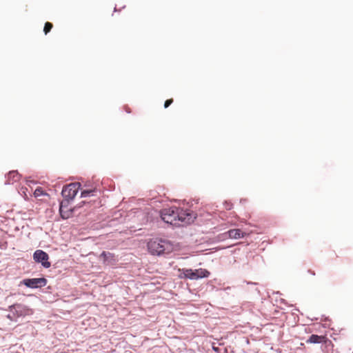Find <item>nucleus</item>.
Wrapping results in <instances>:
<instances>
[{
  "instance_id": "f257e3e1",
  "label": "nucleus",
  "mask_w": 353,
  "mask_h": 353,
  "mask_svg": "<svg viewBox=\"0 0 353 353\" xmlns=\"http://www.w3.org/2000/svg\"><path fill=\"white\" fill-rule=\"evenodd\" d=\"M162 220L172 225L179 226L189 224L194 221L195 214L188 210H183L175 206L165 208L161 211Z\"/></svg>"
},
{
  "instance_id": "f03ea898",
  "label": "nucleus",
  "mask_w": 353,
  "mask_h": 353,
  "mask_svg": "<svg viewBox=\"0 0 353 353\" xmlns=\"http://www.w3.org/2000/svg\"><path fill=\"white\" fill-rule=\"evenodd\" d=\"M148 249L151 254L159 256L172 252L174 246L169 241L162 239H153L148 243Z\"/></svg>"
},
{
  "instance_id": "7ed1b4c3",
  "label": "nucleus",
  "mask_w": 353,
  "mask_h": 353,
  "mask_svg": "<svg viewBox=\"0 0 353 353\" xmlns=\"http://www.w3.org/2000/svg\"><path fill=\"white\" fill-rule=\"evenodd\" d=\"M179 277L190 279L192 280L207 277L210 274L208 270L204 269H198L194 270L192 269H179Z\"/></svg>"
},
{
  "instance_id": "20e7f679",
  "label": "nucleus",
  "mask_w": 353,
  "mask_h": 353,
  "mask_svg": "<svg viewBox=\"0 0 353 353\" xmlns=\"http://www.w3.org/2000/svg\"><path fill=\"white\" fill-rule=\"evenodd\" d=\"M81 184L79 183H72L63 187L62 190V195L65 198L64 201L67 203L72 200L77 195Z\"/></svg>"
},
{
  "instance_id": "39448f33",
  "label": "nucleus",
  "mask_w": 353,
  "mask_h": 353,
  "mask_svg": "<svg viewBox=\"0 0 353 353\" xmlns=\"http://www.w3.org/2000/svg\"><path fill=\"white\" fill-rule=\"evenodd\" d=\"M33 259L36 262L41 263L46 268H48L51 265V263L48 261V254L41 250H37L34 252Z\"/></svg>"
},
{
  "instance_id": "423d86ee",
  "label": "nucleus",
  "mask_w": 353,
  "mask_h": 353,
  "mask_svg": "<svg viewBox=\"0 0 353 353\" xmlns=\"http://www.w3.org/2000/svg\"><path fill=\"white\" fill-rule=\"evenodd\" d=\"M10 309L15 314V316L17 319L21 316H25L26 315H30L32 314L31 310L28 309L25 305L21 304H16L12 305L10 306Z\"/></svg>"
},
{
  "instance_id": "0eeeda50",
  "label": "nucleus",
  "mask_w": 353,
  "mask_h": 353,
  "mask_svg": "<svg viewBox=\"0 0 353 353\" xmlns=\"http://www.w3.org/2000/svg\"><path fill=\"white\" fill-rule=\"evenodd\" d=\"M47 284V280L45 278L27 279L23 280L20 285H24L27 287H43Z\"/></svg>"
},
{
  "instance_id": "6e6552de",
  "label": "nucleus",
  "mask_w": 353,
  "mask_h": 353,
  "mask_svg": "<svg viewBox=\"0 0 353 353\" xmlns=\"http://www.w3.org/2000/svg\"><path fill=\"white\" fill-rule=\"evenodd\" d=\"M21 178V175L19 174L17 171L12 170L8 172V174L6 176V183L7 184H12L15 182H17L19 181Z\"/></svg>"
},
{
  "instance_id": "1a4fd4ad",
  "label": "nucleus",
  "mask_w": 353,
  "mask_h": 353,
  "mask_svg": "<svg viewBox=\"0 0 353 353\" xmlns=\"http://www.w3.org/2000/svg\"><path fill=\"white\" fill-rule=\"evenodd\" d=\"M68 203L63 201L60 204L59 212L61 217L64 219H68L72 214L71 210H68Z\"/></svg>"
},
{
  "instance_id": "9d476101",
  "label": "nucleus",
  "mask_w": 353,
  "mask_h": 353,
  "mask_svg": "<svg viewBox=\"0 0 353 353\" xmlns=\"http://www.w3.org/2000/svg\"><path fill=\"white\" fill-rule=\"evenodd\" d=\"M228 236L230 238L235 239L243 238V237H244V236L245 234L240 229L230 230L228 232Z\"/></svg>"
},
{
  "instance_id": "9b49d317",
  "label": "nucleus",
  "mask_w": 353,
  "mask_h": 353,
  "mask_svg": "<svg viewBox=\"0 0 353 353\" xmlns=\"http://www.w3.org/2000/svg\"><path fill=\"white\" fill-rule=\"evenodd\" d=\"M325 337L323 336H319L316 334H312L307 340V343H321L324 341Z\"/></svg>"
},
{
  "instance_id": "f8f14e48",
  "label": "nucleus",
  "mask_w": 353,
  "mask_h": 353,
  "mask_svg": "<svg viewBox=\"0 0 353 353\" xmlns=\"http://www.w3.org/2000/svg\"><path fill=\"white\" fill-rule=\"evenodd\" d=\"M100 258L103 260L104 262H107L108 263H110L111 261H114V255L110 252H103Z\"/></svg>"
},
{
  "instance_id": "ddd939ff",
  "label": "nucleus",
  "mask_w": 353,
  "mask_h": 353,
  "mask_svg": "<svg viewBox=\"0 0 353 353\" xmlns=\"http://www.w3.org/2000/svg\"><path fill=\"white\" fill-rule=\"evenodd\" d=\"M44 195H48V194L40 187L37 188L34 192V196L36 198Z\"/></svg>"
},
{
  "instance_id": "4468645a",
  "label": "nucleus",
  "mask_w": 353,
  "mask_h": 353,
  "mask_svg": "<svg viewBox=\"0 0 353 353\" xmlns=\"http://www.w3.org/2000/svg\"><path fill=\"white\" fill-rule=\"evenodd\" d=\"M52 27H53V25L52 23L46 22L45 23V26L43 28V32H44L45 34H47L48 32H50V30H52Z\"/></svg>"
},
{
  "instance_id": "2eb2a0df",
  "label": "nucleus",
  "mask_w": 353,
  "mask_h": 353,
  "mask_svg": "<svg viewBox=\"0 0 353 353\" xmlns=\"http://www.w3.org/2000/svg\"><path fill=\"white\" fill-rule=\"evenodd\" d=\"M94 190H85L81 192V197H87L93 195V192Z\"/></svg>"
},
{
  "instance_id": "dca6fc26",
  "label": "nucleus",
  "mask_w": 353,
  "mask_h": 353,
  "mask_svg": "<svg viewBox=\"0 0 353 353\" xmlns=\"http://www.w3.org/2000/svg\"><path fill=\"white\" fill-rule=\"evenodd\" d=\"M7 317L10 319L11 321H17V319L15 316V314L13 313L12 310L10 308V311L8 314L7 315Z\"/></svg>"
},
{
  "instance_id": "f3484780",
  "label": "nucleus",
  "mask_w": 353,
  "mask_h": 353,
  "mask_svg": "<svg viewBox=\"0 0 353 353\" xmlns=\"http://www.w3.org/2000/svg\"><path fill=\"white\" fill-rule=\"evenodd\" d=\"M172 103H173V99H170L166 100L165 101V103H164V108H168Z\"/></svg>"
},
{
  "instance_id": "a211bd4d",
  "label": "nucleus",
  "mask_w": 353,
  "mask_h": 353,
  "mask_svg": "<svg viewBox=\"0 0 353 353\" xmlns=\"http://www.w3.org/2000/svg\"><path fill=\"white\" fill-rule=\"evenodd\" d=\"M352 353H353V352H352Z\"/></svg>"
}]
</instances>
